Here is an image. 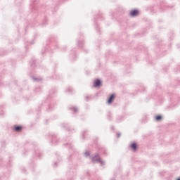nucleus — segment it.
Here are the masks:
<instances>
[{
    "label": "nucleus",
    "mask_w": 180,
    "mask_h": 180,
    "mask_svg": "<svg viewBox=\"0 0 180 180\" xmlns=\"http://www.w3.org/2000/svg\"><path fill=\"white\" fill-rule=\"evenodd\" d=\"M108 120H112V114H108Z\"/></svg>",
    "instance_id": "nucleus-24"
},
{
    "label": "nucleus",
    "mask_w": 180,
    "mask_h": 180,
    "mask_svg": "<svg viewBox=\"0 0 180 180\" xmlns=\"http://www.w3.org/2000/svg\"><path fill=\"white\" fill-rule=\"evenodd\" d=\"M111 129H112V130H115V127H111Z\"/></svg>",
    "instance_id": "nucleus-32"
},
{
    "label": "nucleus",
    "mask_w": 180,
    "mask_h": 180,
    "mask_svg": "<svg viewBox=\"0 0 180 180\" xmlns=\"http://www.w3.org/2000/svg\"><path fill=\"white\" fill-rule=\"evenodd\" d=\"M102 86V80L101 79H96L94 82L93 86L94 88H99Z\"/></svg>",
    "instance_id": "nucleus-5"
},
{
    "label": "nucleus",
    "mask_w": 180,
    "mask_h": 180,
    "mask_svg": "<svg viewBox=\"0 0 180 180\" xmlns=\"http://www.w3.org/2000/svg\"><path fill=\"white\" fill-rule=\"evenodd\" d=\"M47 112H51L53 110V108H50V105L48 109H46Z\"/></svg>",
    "instance_id": "nucleus-26"
},
{
    "label": "nucleus",
    "mask_w": 180,
    "mask_h": 180,
    "mask_svg": "<svg viewBox=\"0 0 180 180\" xmlns=\"http://www.w3.org/2000/svg\"><path fill=\"white\" fill-rule=\"evenodd\" d=\"M41 53H42V54H44V51H41Z\"/></svg>",
    "instance_id": "nucleus-34"
},
{
    "label": "nucleus",
    "mask_w": 180,
    "mask_h": 180,
    "mask_svg": "<svg viewBox=\"0 0 180 180\" xmlns=\"http://www.w3.org/2000/svg\"><path fill=\"white\" fill-rule=\"evenodd\" d=\"M115 98H116V94H111L107 101V103H108V105H112V103H113V101H115Z\"/></svg>",
    "instance_id": "nucleus-6"
},
{
    "label": "nucleus",
    "mask_w": 180,
    "mask_h": 180,
    "mask_svg": "<svg viewBox=\"0 0 180 180\" xmlns=\"http://www.w3.org/2000/svg\"><path fill=\"white\" fill-rule=\"evenodd\" d=\"M63 146H64V147H66L69 150H72V148H74V146H72V143H71V142H68V143L63 144Z\"/></svg>",
    "instance_id": "nucleus-10"
},
{
    "label": "nucleus",
    "mask_w": 180,
    "mask_h": 180,
    "mask_svg": "<svg viewBox=\"0 0 180 180\" xmlns=\"http://www.w3.org/2000/svg\"><path fill=\"white\" fill-rule=\"evenodd\" d=\"M140 11H139V9H133L129 12V16L131 18H136V16H138V15H139Z\"/></svg>",
    "instance_id": "nucleus-4"
},
{
    "label": "nucleus",
    "mask_w": 180,
    "mask_h": 180,
    "mask_svg": "<svg viewBox=\"0 0 180 180\" xmlns=\"http://www.w3.org/2000/svg\"><path fill=\"white\" fill-rule=\"evenodd\" d=\"M41 157H43V153H38V158H41Z\"/></svg>",
    "instance_id": "nucleus-25"
},
{
    "label": "nucleus",
    "mask_w": 180,
    "mask_h": 180,
    "mask_svg": "<svg viewBox=\"0 0 180 180\" xmlns=\"http://www.w3.org/2000/svg\"><path fill=\"white\" fill-rule=\"evenodd\" d=\"M40 91H41V87L40 86L35 87L34 92H40Z\"/></svg>",
    "instance_id": "nucleus-16"
},
{
    "label": "nucleus",
    "mask_w": 180,
    "mask_h": 180,
    "mask_svg": "<svg viewBox=\"0 0 180 180\" xmlns=\"http://www.w3.org/2000/svg\"><path fill=\"white\" fill-rule=\"evenodd\" d=\"M69 110H71L74 113H77V112H78V108L74 107V106H71V107L69 108Z\"/></svg>",
    "instance_id": "nucleus-11"
},
{
    "label": "nucleus",
    "mask_w": 180,
    "mask_h": 180,
    "mask_svg": "<svg viewBox=\"0 0 180 180\" xmlns=\"http://www.w3.org/2000/svg\"><path fill=\"white\" fill-rule=\"evenodd\" d=\"M58 46H57V43H53L51 42V46H49V45H46V47H45V51L47 52V51H51L53 52V49H58Z\"/></svg>",
    "instance_id": "nucleus-3"
},
{
    "label": "nucleus",
    "mask_w": 180,
    "mask_h": 180,
    "mask_svg": "<svg viewBox=\"0 0 180 180\" xmlns=\"http://www.w3.org/2000/svg\"><path fill=\"white\" fill-rule=\"evenodd\" d=\"M65 92H69L70 94H72L74 92V89L72 87L69 86L66 89Z\"/></svg>",
    "instance_id": "nucleus-13"
},
{
    "label": "nucleus",
    "mask_w": 180,
    "mask_h": 180,
    "mask_svg": "<svg viewBox=\"0 0 180 180\" xmlns=\"http://www.w3.org/2000/svg\"><path fill=\"white\" fill-rule=\"evenodd\" d=\"M22 172H24V174H26V169L25 168H22Z\"/></svg>",
    "instance_id": "nucleus-28"
},
{
    "label": "nucleus",
    "mask_w": 180,
    "mask_h": 180,
    "mask_svg": "<svg viewBox=\"0 0 180 180\" xmlns=\"http://www.w3.org/2000/svg\"><path fill=\"white\" fill-rule=\"evenodd\" d=\"M162 119V115H157L155 117V120L156 122H160V120H161Z\"/></svg>",
    "instance_id": "nucleus-15"
},
{
    "label": "nucleus",
    "mask_w": 180,
    "mask_h": 180,
    "mask_svg": "<svg viewBox=\"0 0 180 180\" xmlns=\"http://www.w3.org/2000/svg\"><path fill=\"white\" fill-rule=\"evenodd\" d=\"M129 147L135 153V151H137V150L139 148V145H137V143L133 142L132 143H131Z\"/></svg>",
    "instance_id": "nucleus-8"
},
{
    "label": "nucleus",
    "mask_w": 180,
    "mask_h": 180,
    "mask_svg": "<svg viewBox=\"0 0 180 180\" xmlns=\"http://www.w3.org/2000/svg\"><path fill=\"white\" fill-rule=\"evenodd\" d=\"M176 180H180V177H179V178H178V179H176Z\"/></svg>",
    "instance_id": "nucleus-36"
},
{
    "label": "nucleus",
    "mask_w": 180,
    "mask_h": 180,
    "mask_svg": "<svg viewBox=\"0 0 180 180\" xmlns=\"http://www.w3.org/2000/svg\"><path fill=\"white\" fill-rule=\"evenodd\" d=\"M73 56H76V55H75V52H73Z\"/></svg>",
    "instance_id": "nucleus-35"
},
{
    "label": "nucleus",
    "mask_w": 180,
    "mask_h": 180,
    "mask_svg": "<svg viewBox=\"0 0 180 180\" xmlns=\"http://www.w3.org/2000/svg\"><path fill=\"white\" fill-rule=\"evenodd\" d=\"M49 136L51 137V143H52V144H58L60 139L57 138V135L54 133H49Z\"/></svg>",
    "instance_id": "nucleus-2"
},
{
    "label": "nucleus",
    "mask_w": 180,
    "mask_h": 180,
    "mask_svg": "<svg viewBox=\"0 0 180 180\" xmlns=\"http://www.w3.org/2000/svg\"><path fill=\"white\" fill-rule=\"evenodd\" d=\"M30 44H34V41H30Z\"/></svg>",
    "instance_id": "nucleus-31"
},
{
    "label": "nucleus",
    "mask_w": 180,
    "mask_h": 180,
    "mask_svg": "<svg viewBox=\"0 0 180 180\" xmlns=\"http://www.w3.org/2000/svg\"><path fill=\"white\" fill-rule=\"evenodd\" d=\"M89 99H91V96H86L85 97V101H86V102H88L89 101Z\"/></svg>",
    "instance_id": "nucleus-23"
},
{
    "label": "nucleus",
    "mask_w": 180,
    "mask_h": 180,
    "mask_svg": "<svg viewBox=\"0 0 180 180\" xmlns=\"http://www.w3.org/2000/svg\"><path fill=\"white\" fill-rule=\"evenodd\" d=\"M123 120H124L123 116H119L116 119V122L120 123V122H123Z\"/></svg>",
    "instance_id": "nucleus-12"
},
{
    "label": "nucleus",
    "mask_w": 180,
    "mask_h": 180,
    "mask_svg": "<svg viewBox=\"0 0 180 180\" xmlns=\"http://www.w3.org/2000/svg\"><path fill=\"white\" fill-rule=\"evenodd\" d=\"M72 61H75V59L72 60Z\"/></svg>",
    "instance_id": "nucleus-37"
},
{
    "label": "nucleus",
    "mask_w": 180,
    "mask_h": 180,
    "mask_svg": "<svg viewBox=\"0 0 180 180\" xmlns=\"http://www.w3.org/2000/svg\"><path fill=\"white\" fill-rule=\"evenodd\" d=\"M86 133H88V131H84L82 133V139H85V136H86Z\"/></svg>",
    "instance_id": "nucleus-20"
},
{
    "label": "nucleus",
    "mask_w": 180,
    "mask_h": 180,
    "mask_svg": "<svg viewBox=\"0 0 180 180\" xmlns=\"http://www.w3.org/2000/svg\"><path fill=\"white\" fill-rule=\"evenodd\" d=\"M63 51H65L67 50V46H65L63 48Z\"/></svg>",
    "instance_id": "nucleus-29"
},
{
    "label": "nucleus",
    "mask_w": 180,
    "mask_h": 180,
    "mask_svg": "<svg viewBox=\"0 0 180 180\" xmlns=\"http://www.w3.org/2000/svg\"><path fill=\"white\" fill-rule=\"evenodd\" d=\"M91 161L92 162L99 163L101 167L105 166V161L101 160V156H99V154H96L94 156H93Z\"/></svg>",
    "instance_id": "nucleus-1"
},
{
    "label": "nucleus",
    "mask_w": 180,
    "mask_h": 180,
    "mask_svg": "<svg viewBox=\"0 0 180 180\" xmlns=\"http://www.w3.org/2000/svg\"><path fill=\"white\" fill-rule=\"evenodd\" d=\"M62 127H63V129H65V130H68V131H71L72 133L75 132V130L74 129L70 128V126L68 125V124H65V123L62 124Z\"/></svg>",
    "instance_id": "nucleus-7"
},
{
    "label": "nucleus",
    "mask_w": 180,
    "mask_h": 180,
    "mask_svg": "<svg viewBox=\"0 0 180 180\" xmlns=\"http://www.w3.org/2000/svg\"><path fill=\"white\" fill-rule=\"evenodd\" d=\"M94 25H95V27H96V31H97V32H99V27H98V23L94 22Z\"/></svg>",
    "instance_id": "nucleus-21"
},
{
    "label": "nucleus",
    "mask_w": 180,
    "mask_h": 180,
    "mask_svg": "<svg viewBox=\"0 0 180 180\" xmlns=\"http://www.w3.org/2000/svg\"><path fill=\"white\" fill-rule=\"evenodd\" d=\"M57 164H58V162H54V167H57Z\"/></svg>",
    "instance_id": "nucleus-30"
},
{
    "label": "nucleus",
    "mask_w": 180,
    "mask_h": 180,
    "mask_svg": "<svg viewBox=\"0 0 180 180\" xmlns=\"http://www.w3.org/2000/svg\"><path fill=\"white\" fill-rule=\"evenodd\" d=\"M35 64H36V60L33 59L32 63H31V67H34Z\"/></svg>",
    "instance_id": "nucleus-22"
},
{
    "label": "nucleus",
    "mask_w": 180,
    "mask_h": 180,
    "mask_svg": "<svg viewBox=\"0 0 180 180\" xmlns=\"http://www.w3.org/2000/svg\"><path fill=\"white\" fill-rule=\"evenodd\" d=\"M22 155H24V156L26 155V153H23Z\"/></svg>",
    "instance_id": "nucleus-33"
},
{
    "label": "nucleus",
    "mask_w": 180,
    "mask_h": 180,
    "mask_svg": "<svg viewBox=\"0 0 180 180\" xmlns=\"http://www.w3.org/2000/svg\"><path fill=\"white\" fill-rule=\"evenodd\" d=\"M77 46H78L79 47H84V41H80V40H79V41H77Z\"/></svg>",
    "instance_id": "nucleus-14"
},
{
    "label": "nucleus",
    "mask_w": 180,
    "mask_h": 180,
    "mask_svg": "<svg viewBox=\"0 0 180 180\" xmlns=\"http://www.w3.org/2000/svg\"><path fill=\"white\" fill-rule=\"evenodd\" d=\"M47 20H44V21H43V22L41 24V26L43 27H44V26H46V25H47Z\"/></svg>",
    "instance_id": "nucleus-19"
},
{
    "label": "nucleus",
    "mask_w": 180,
    "mask_h": 180,
    "mask_svg": "<svg viewBox=\"0 0 180 180\" xmlns=\"http://www.w3.org/2000/svg\"><path fill=\"white\" fill-rule=\"evenodd\" d=\"M22 129H23V127H22L20 125H15L13 130H14V131H17L18 133H19V132L22 131Z\"/></svg>",
    "instance_id": "nucleus-9"
},
{
    "label": "nucleus",
    "mask_w": 180,
    "mask_h": 180,
    "mask_svg": "<svg viewBox=\"0 0 180 180\" xmlns=\"http://www.w3.org/2000/svg\"><path fill=\"white\" fill-rule=\"evenodd\" d=\"M84 156H85L86 158L91 157V152L86 150V151L84 153Z\"/></svg>",
    "instance_id": "nucleus-17"
},
{
    "label": "nucleus",
    "mask_w": 180,
    "mask_h": 180,
    "mask_svg": "<svg viewBox=\"0 0 180 180\" xmlns=\"http://www.w3.org/2000/svg\"><path fill=\"white\" fill-rule=\"evenodd\" d=\"M32 79H33V81H34L35 82H39V81H40V79H39V78H37V77H32Z\"/></svg>",
    "instance_id": "nucleus-18"
},
{
    "label": "nucleus",
    "mask_w": 180,
    "mask_h": 180,
    "mask_svg": "<svg viewBox=\"0 0 180 180\" xmlns=\"http://www.w3.org/2000/svg\"><path fill=\"white\" fill-rule=\"evenodd\" d=\"M120 136H122L121 133H117V138L119 139V137H120Z\"/></svg>",
    "instance_id": "nucleus-27"
}]
</instances>
